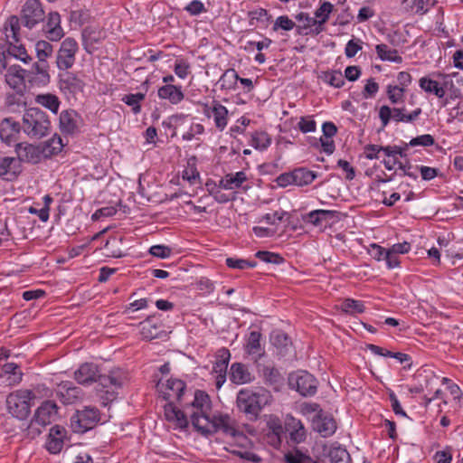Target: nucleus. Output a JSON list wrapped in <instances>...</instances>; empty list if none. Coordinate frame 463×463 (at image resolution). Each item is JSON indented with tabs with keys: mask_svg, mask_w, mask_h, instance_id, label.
Listing matches in <instances>:
<instances>
[{
	"mask_svg": "<svg viewBox=\"0 0 463 463\" xmlns=\"http://www.w3.org/2000/svg\"><path fill=\"white\" fill-rule=\"evenodd\" d=\"M294 177V185L305 186L310 184L317 177V174L306 167H298L292 170Z\"/></svg>",
	"mask_w": 463,
	"mask_h": 463,
	"instance_id": "obj_39",
	"label": "nucleus"
},
{
	"mask_svg": "<svg viewBox=\"0 0 463 463\" xmlns=\"http://www.w3.org/2000/svg\"><path fill=\"white\" fill-rule=\"evenodd\" d=\"M422 113L420 108L415 109L411 113L406 112L405 108H393L391 109L387 105H383L379 110V118L381 119L383 128H385L393 119L395 122L411 123L415 121Z\"/></svg>",
	"mask_w": 463,
	"mask_h": 463,
	"instance_id": "obj_8",
	"label": "nucleus"
},
{
	"mask_svg": "<svg viewBox=\"0 0 463 463\" xmlns=\"http://www.w3.org/2000/svg\"><path fill=\"white\" fill-rule=\"evenodd\" d=\"M34 100L53 114L58 113L61 103L58 96L50 92L36 95Z\"/></svg>",
	"mask_w": 463,
	"mask_h": 463,
	"instance_id": "obj_38",
	"label": "nucleus"
},
{
	"mask_svg": "<svg viewBox=\"0 0 463 463\" xmlns=\"http://www.w3.org/2000/svg\"><path fill=\"white\" fill-rule=\"evenodd\" d=\"M22 173V165L15 157L0 158V177L5 181H14Z\"/></svg>",
	"mask_w": 463,
	"mask_h": 463,
	"instance_id": "obj_25",
	"label": "nucleus"
},
{
	"mask_svg": "<svg viewBox=\"0 0 463 463\" xmlns=\"http://www.w3.org/2000/svg\"><path fill=\"white\" fill-rule=\"evenodd\" d=\"M43 158H50L61 152L64 144L61 137L55 134L52 137L39 144Z\"/></svg>",
	"mask_w": 463,
	"mask_h": 463,
	"instance_id": "obj_34",
	"label": "nucleus"
},
{
	"mask_svg": "<svg viewBox=\"0 0 463 463\" xmlns=\"http://www.w3.org/2000/svg\"><path fill=\"white\" fill-rule=\"evenodd\" d=\"M191 405L195 409L191 414L192 425L198 431H207L205 426H201V421L208 420V415L212 410L210 396L204 391L196 390Z\"/></svg>",
	"mask_w": 463,
	"mask_h": 463,
	"instance_id": "obj_5",
	"label": "nucleus"
},
{
	"mask_svg": "<svg viewBox=\"0 0 463 463\" xmlns=\"http://www.w3.org/2000/svg\"><path fill=\"white\" fill-rule=\"evenodd\" d=\"M229 415L227 414H217L213 415L212 418L210 414L208 415V420L201 421V426H205L207 431H200L202 434H211L217 431H220L222 427L224 425L226 420L229 419Z\"/></svg>",
	"mask_w": 463,
	"mask_h": 463,
	"instance_id": "obj_40",
	"label": "nucleus"
},
{
	"mask_svg": "<svg viewBox=\"0 0 463 463\" xmlns=\"http://www.w3.org/2000/svg\"><path fill=\"white\" fill-rule=\"evenodd\" d=\"M203 114L207 117H213L214 126L219 131H223L228 125L229 111L227 108L217 100H213L212 106L204 105Z\"/></svg>",
	"mask_w": 463,
	"mask_h": 463,
	"instance_id": "obj_19",
	"label": "nucleus"
},
{
	"mask_svg": "<svg viewBox=\"0 0 463 463\" xmlns=\"http://www.w3.org/2000/svg\"><path fill=\"white\" fill-rule=\"evenodd\" d=\"M125 380L124 373L120 369L112 370L109 374L98 373L97 392L102 400V405L106 406L109 402L117 398V391L121 388Z\"/></svg>",
	"mask_w": 463,
	"mask_h": 463,
	"instance_id": "obj_3",
	"label": "nucleus"
},
{
	"mask_svg": "<svg viewBox=\"0 0 463 463\" xmlns=\"http://www.w3.org/2000/svg\"><path fill=\"white\" fill-rule=\"evenodd\" d=\"M288 384L301 396H314L317 392V380L307 371H298L289 374Z\"/></svg>",
	"mask_w": 463,
	"mask_h": 463,
	"instance_id": "obj_6",
	"label": "nucleus"
},
{
	"mask_svg": "<svg viewBox=\"0 0 463 463\" xmlns=\"http://www.w3.org/2000/svg\"><path fill=\"white\" fill-rule=\"evenodd\" d=\"M186 388L184 381L176 378H170L165 383L161 380L156 384V389L163 399L169 401L175 399L180 401Z\"/></svg>",
	"mask_w": 463,
	"mask_h": 463,
	"instance_id": "obj_14",
	"label": "nucleus"
},
{
	"mask_svg": "<svg viewBox=\"0 0 463 463\" xmlns=\"http://www.w3.org/2000/svg\"><path fill=\"white\" fill-rule=\"evenodd\" d=\"M79 51L77 41L72 37L65 38L56 53V66L61 71H68L75 63Z\"/></svg>",
	"mask_w": 463,
	"mask_h": 463,
	"instance_id": "obj_9",
	"label": "nucleus"
},
{
	"mask_svg": "<svg viewBox=\"0 0 463 463\" xmlns=\"http://www.w3.org/2000/svg\"><path fill=\"white\" fill-rule=\"evenodd\" d=\"M406 90L398 85L389 84L386 87V94L392 104H398L403 101Z\"/></svg>",
	"mask_w": 463,
	"mask_h": 463,
	"instance_id": "obj_52",
	"label": "nucleus"
},
{
	"mask_svg": "<svg viewBox=\"0 0 463 463\" xmlns=\"http://www.w3.org/2000/svg\"><path fill=\"white\" fill-rule=\"evenodd\" d=\"M262 375L266 383L275 385L282 381L279 371L273 366H265L262 370Z\"/></svg>",
	"mask_w": 463,
	"mask_h": 463,
	"instance_id": "obj_55",
	"label": "nucleus"
},
{
	"mask_svg": "<svg viewBox=\"0 0 463 463\" xmlns=\"http://www.w3.org/2000/svg\"><path fill=\"white\" fill-rule=\"evenodd\" d=\"M3 372L5 374H11L14 376L13 383H19L23 378V373L19 369V365L14 363H6L3 365Z\"/></svg>",
	"mask_w": 463,
	"mask_h": 463,
	"instance_id": "obj_61",
	"label": "nucleus"
},
{
	"mask_svg": "<svg viewBox=\"0 0 463 463\" xmlns=\"http://www.w3.org/2000/svg\"><path fill=\"white\" fill-rule=\"evenodd\" d=\"M434 143H435V139L431 135L424 134V135H420V136L411 138L409 143H405V146L409 147V146H421L426 147V146H433Z\"/></svg>",
	"mask_w": 463,
	"mask_h": 463,
	"instance_id": "obj_58",
	"label": "nucleus"
},
{
	"mask_svg": "<svg viewBox=\"0 0 463 463\" xmlns=\"http://www.w3.org/2000/svg\"><path fill=\"white\" fill-rule=\"evenodd\" d=\"M228 376L229 380L236 385L247 384L254 381V375L249 366L239 362L232 364Z\"/></svg>",
	"mask_w": 463,
	"mask_h": 463,
	"instance_id": "obj_22",
	"label": "nucleus"
},
{
	"mask_svg": "<svg viewBox=\"0 0 463 463\" xmlns=\"http://www.w3.org/2000/svg\"><path fill=\"white\" fill-rule=\"evenodd\" d=\"M99 372L95 364L84 363L74 372V378L78 383L89 385L97 381Z\"/></svg>",
	"mask_w": 463,
	"mask_h": 463,
	"instance_id": "obj_27",
	"label": "nucleus"
},
{
	"mask_svg": "<svg viewBox=\"0 0 463 463\" xmlns=\"http://www.w3.org/2000/svg\"><path fill=\"white\" fill-rule=\"evenodd\" d=\"M82 391L70 381H64L58 384L56 395L63 404H73L80 397Z\"/></svg>",
	"mask_w": 463,
	"mask_h": 463,
	"instance_id": "obj_23",
	"label": "nucleus"
},
{
	"mask_svg": "<svg viewBox=\"0 0 463 463\" xmlns=\"http://www.w3.org/2000/svg\"><path fill=\"white\" fill-rule=\"evenodd\" d=\"M25 77L26 71L19 65H14L6 71L5 82L16 94L23 95L26 89Z\"/></svg>",
	"mask_w": 463,
	"mask_h": 463,
	"instance_id": "obj_20",
	"label": "nucleus"
},
{
	"mask_svg": "<svg viewBox=\"0 0 463 463\" xmlns=\"http://www.w3.org/2000/svg\"><path fill=\"white\" fill-rule=\"evenodd\" d=\"M255 257L265 263L279 265L284 262L281 255L268 250H259L255 253Z\"/></svg>",
	"mask_w": 463,
	"mask_h": 463,
	"instance_id": "obj_56",
	"label": "nucleus"
},
{
	"mask_svg": "<svg viewBox=\"0 0 463 463\" xmlns=\"http://www.w3.org/2000/svg\"><path fill=\"white\" fill-rule=\"evenodd\" d=\"M184 10L187 12L190 15L194 16L199 15L206 12L204 4L201 0L191 1L184 7Z\"/></svg>",
	"mask_w": 463,
	"mask_h": 463,
	"instance_id": "obj_63",
	"label": "nucleus"
},
{
	"mask_svg": "<svg viewBox=\"0 0 463 463\" xmlns=\"http://www.w3.org/2000/svg\"><path fill=\"white\" fill-rule=\"evenodd\" d=\"M340 310L347 315L354 316L356 314L364 313L365 306L362 300L345 298L340 304Z\"/></svg>",
	"mask_w": 463,
	"mask_h": 463,
	"instance_id": "obj_44",
	"label": "nucleus"
},
{
	"mask_svg": "<svg viewBox=\"0 0 463 463\" xmlns=\"http://www.w3.org/2000/svg\"><path fill=\"white\" fill-rule=\"evenodd\" d=\"M8 54L14 56L15 59L20 60L21 61L27 63L32 60L30 55L27 53L26 49L24 45H17L15 43H9L7 49Z\"/></svg>",
	"mask_w": 463,
	"mask_h": 463,
	"instance_id": "obj_54",
	"label": "nucleus"
},
{
	"mask_svg": "<svg viewBox=\"0 0 463 463\" xmlns=\"http://www.w3.org/2000/svg\"><path fill=\"white\" fill-rule=\"evenodd\" d=\"M164 411L166 420L175 421L179 428L184 429L188 426V420L184 412L176 408L172 402L165 405Z\"/></svg>",
	"mask_w": 463,
	"mask_h": 463,
	"instance_id": "obj_35",
	"label": "nucleus"
},
{
	"mask_svg": "<svg viewBox=\"0 0 463 463\" xmlns=\"http://www.w3.org/2000/svg\"><path fill=\"white\" fill-rule=\"evenodd\" d=\"M31 392L30 401L34 404L36 399L51 398L53 394L52 390L45 383H37L33 389H28Z\"/></svg>",
	"mask_w": 463,
	"mask_h": 463,
	"instance_id": "obj_51",
	"label": "nucleus"
},
{
	"mask_svg": "<svg viewBox=\"0 0 463 463\" xmlns=\"http://www.w3.org/2000/svg\"><path fill=\"white\" fill-rule=\"evenodd\" d=\"M215 358L216 360L213 366V373L215 375L216 388L220 389L227 379V369L231 360V353L229 349L222 347L217 351Z\"/></svg>",
	"mask_w": 463,
	"mask_h": 463,
	"instance_id": "obj_13",
	"label": "nucleus"
},
{
	"mask_svg": "<svg viewBox=\"0 0 463 463\" xmlns=\"http://www.w3.org/2000/svg\"><path fill=\"white\" fill-rule=\"evenodd\" d=\"M379 90V85L373 78H370L366 80L364 88L363 90V97L364 99L374 98Z\"/></svg>",
	"mask_w": 463,
	"mask_h": 463,
	"instance_id": "obj_64",
	"label": "nucleus"
},
{
	"mask_svg": "<svg viewBox=\"0 0 463 463\" xmlns=\"http://www.w3.org/2000/svg\"><path fill=\"white\" fill-rule=\"evenodd\" d=\"M146 99V93H130L121 98V101L131 108L133 114L137 115L141 112V102Z\"/></svg>",
	"mask_w": 463,
	"mask_h": 463,
	"instance_id": "obj_46",
	"label": "nucleus"
},
{
	"mask_svg": "<svg viewBox=\"0 0 463 463\" xmlns=\"http://www.w3.org/2000/svg\"><path fill=\"white\" fill-rule=\"evenodd\" d=\"M321 80L334 88H342L345 84V80L340 71H324L319 76Z\"/></svg>",
	"mask_w": 463,
	"mask_h": 463,
	"instance_id": "obj_48",
	"label": "nucleus"
},
{
	"mask_svg": "<svg viewBox=\"0 0 463 463\" xmlns=\"http://www.w3.org/2000/svg\"><path fill=\"white\" fill-rule=\"evenodd\" d=\"M269 340L271 345L282 356L287 355L292 348V342L290 337L282 330L272 331L269 335Z\"/></svg>",
	"mask_w": 463,
	"mask_h": 463,
	"instance_id": "obj_32",
	"label": "nucleus"
},
{
	"mask_svg": "<svg viewBox=\"0 0 463 463\" xmlns=\"http://www.w3.org/2000/svg\"><path fill=\"white\" fill-rule=\"evenodd\" d=\"M30 397L32 396L28 389H20L10 393L6 398L8 413L19 420H26L33 405Z\"/></svg>",
	"mask_w": 463,
	"mask_h": 463,
	"instance_id": "obj_4",
	"label": "nucleus"
},
{
	"mask_svg": "<svg viewBox=\"0 0 463 463\" xmlns=\"http://www.w3.org/2000/svg\"><path fill=\"white\" fill-rule=\"evenodd\" d=\"M100 421V412L95 407L86 406L71 417V428L75 432L84 433Z\"/></svg>",
	"mask_w": 463,
	"mask_h": 463,
	"instance_id": "obj_7",
	"label": "nucleus"
},
{
	"mask_svg": "<svg viewBox=\"0 0 463 463\" xmlns=\"http://www.w3.org/2000/svg\"><path fill=\"white\" fill-rule=\"evenodd\" d=\"M51 128L48 115L37 108H30L23 117V129L31 137L41 138L46 136Z\"/></svg>",
	"mask_w": 463,
	"mask_h": 463,
	"instance_id": "obj_2",
	"label": "nucleus"
},
{
	"mask_svg": "<svg viewBox=\"0 0 463 463\" xmlns=\"http://www.w3.org/2000/svg\"><path fill=\"white\" fill-rule=\"evenodd\" d=\"M298 128L304 134L315 132L317 130V122L313 119L312 116L300 117Z\"/></svg>",
	"mask_w": 463,
	"mask_h": 463,
	"instance_id": "obj_57",
	"label": "nucleus"
},
{
	"mask_svg": "<svg viewBox=\"0 0 463 463\" xmlns=\"http://www.w3.org/2000/svg\"><path fill=\"white\" fill-rule=\"evenodd\" d=\"M338 212L333 210L317 209L311 211L305 214L302 219L305 222L310 223L314 226L322 225L323 222H326L329 220L335 218Z\"/></svg>",
	"mask_w": 463,
	"mask_h": 463,
	"instance_id": "obj_33",
	"label": "nucleus"
},
{
	"mask_svg": "<svg viewBox=\"0 0 463 463\" xmlns=\"http://www.w3.org/2000/svg\"><path fill=\"white\" fill-rule=\"evenodd\" d=\"M402 5L406 11L417 14H424L429 8V0H402Z\"/></svg>",
	"mask_w": 463,
	"mask_h": 463,
	"instance_id": "obj_50",
	"label": "nucleus"
},
{
	"mask_svg": "<svg viewBox=\"0 0 463 463\" xmlns=\"http://www.w3.org/2000/svg\"><path fill=\"white\" fill-rule=\"evenodd\" d=\"M57 415V404L53 401H45L35 410L31 420V426L37 424L42 427H46L56 420Z\"/></svg>",
	"mask_w": 463,
	"mask_h": 463,
	"instance_id": "obj_12",
	"label": "nucleus"
},
{
	"mask_svg": "<svg viewBox=\"0 0 463 463\" xmlns=\"http://www.w3.org/2000/svg\"><path fill=\"white\" fill-rule=\"evenodd\" d=\"M45 12L40 0H26L21 12L22 24L29 28H33L36 24L43 22Z\"/></svg>",
	"mask_w": 463,
	"mask_h": 463,
	"instance_id": "obj_10",
	"label": "nucleus"
},
{
	"mask_svg": "<svg viewBox=\"0 0 463 463\" xmlns=\"http://www.w3.org/2000/svg\"><path fill=\"white\" fill-rule=\"evenodd\" d=\"M333 9L334 5L330 2H323L315 11L314 20L318 21L320 24H326L328 21Z\"/></svg>",
	"mask_w": 463,
	"mask_h": 463,
	"instance_id": "obj_53",
	"label": "nucleus"
},
{
	"mask_svg": "<svg viewBox=\"0 0 463 463\" xmlns=\"http://www.w3.org/2000/svg\"><path fill=\"white\" fill-rule=\"evenodd\" d=\"M330 463H351L348 451L341 446H332L328 452Z\"/></svg>",
	"mask_w": 463,
	"mask_h": 463,
	"instance_id": "obj_47",
	"label": "nucleus"
},
{
	"mask_svg": "<svg viewBox=\"0 0 463 463\" xmlns=\"http://www.w3.org/2000/svg\"><path fill=\"white\" fill-rule=\"evenodd\" d=\"M140 335L143 339L151 341L156 338H164L166 332L164 330V325L156 316H150L139 323Z\"/></svg>",
	"mask_w": 463,
	"mask_h": 463,
	"instance_id": "obj_16",
	"label": "nucleus"
},
{
	"mask_svg": "<svg viewBox=\"0 0 463 463\" xmlns=\"http://www.w3.org/2000/svg\"><path fill=\"white\" fill-rule=\"evenodd\" d=\"M157 96L160 99L167 100L172 105H177L184 99L182 87L175 85H163L159 87Z\"/></svg>",
	"mask_w": 463,
	"mask_h": 463,
	"instance_id": "obj_31",
	"label": "nucleus"
},
{
	"mask_svg": "<svg viewBox=\"0 0 463 463\" xmlns=\"http://www.w3.org/2000/svg\"><path fill=\"white\" fill-rule=\"evenodd\" d=\"M19 131V123L11 118H5L0 123V138L7 146H11L16 141Z\"/></svg>",
	"mask_w": 463,
	"mask_h": 463,
	"instance_id": "obj_30",
	"label": "nucleus"
},
{
	"mask_svg": "<svg viewBox=\"0 0 463 463\" xmlns=\"http://www.w3.org/2000/svg\"><path fill=\"white\" fill-rule=\"evenodd\" d=\"M261 336L262 335L260 332L251 331L248 335L246 344L244 345V351L249 355L252 356L256 362L265 354L264 348L260 344Z\"/></svg>",
	"mask_w": 463,
	"mask_h": 463,
	"instance_id": "obj_28",
	"label": "nucleus"
},
{
	"mask_svg": "<svg viewBox=\"0 0 463 463\" xmlns=\"http://www.w3.org/2000/svg\"><path fill=\"white\" fill-rule=\"evenodd\" d=\"M43 32L51 42H59L64 37L65 32L61 27V18L58 12L48 14L46 22L43 26Z\"/></svg>",
	"mask_w": 463,
	"mask_h": 463,
	"instance_id": "obj_17",
	"label": "nucleus"
},
{
	"mask_svg": "<svg viewBox=\"0 0 463 463\" xmlns=\"http://www.w3.org/2000/svg\"><path fill=\"white\" fill-rule=\"evenodd\" d=\"M269 393L265 390L243 388L237 393V407L250 420H257L262 408L268 404Z\"/></svg>",
	"mask_w": 463,
	"mask_h": 463,
	"instance_id": "obj_1",
	"label": "nucleus"
},
{
	"mask_svg": "<svg viewBox=\"0 0 463 463\" xmlns=\"http://www.w3.org/2000/svg\"><path fill=\"white\" fill-rule=\"evenodd\" d=\"M247 180L246 174L239 171L235 174H227L219 181V187L225 190H233L240 188Z\"/></svg>",
	"mask_w": 463,
	"mask_h": 463,
	"instance_id": "obj_37",
	"label": "nucleus"
},
{
	"mask_svg": "<svg viewBox=\"0 0 463 463\" xmlns=\"http://www.w3.org/2000/svg\"><path fill=\"white\" fill-rule=\"evenodd\" d=\"M271 141L266 131H255L251 134L250 144L256 150L264 151L271 145Z\"/></svg>",
	"mask_w": 463,
	"mask_h": 463,
	"instance_id": "obj_43",
	"label": "nucleus"
},
{
	"mask_svg": "<svg viewBox=\"0 0 463 463\" xmlns=\"http://www.w3.org/2000/svg\"><path fill=\"white\" fill-rule=\"evenodd\" d=\"M203 133H204L203 125L201 123L193 122L190 125L189 129L185 133L183 134L182 139L184 141H191L195 137V136L202 135Z\"/></svg>",
	"mask_w": 463,
	"mask_h": 463,
	"instance_id": "obj_62",
	"label": "nucleus"
},
{
	"mask_svg": "<svg viewBox=\"0 0 463 463\" xmlns=\"http://www.w3.org/2000/svg\"><path fill=\"white\" fill-rule=\"evenodd\" d=\"M398 169L402 171L400 176H409L414 180L418 178V165H412L408 160L406 162H399Z\"/></svg>",
	"mask_w": 463,
	"mask_h": 463,
	"instance_id": "obj_60",
	"label": "nucleus"
},
{
	"mask_svg": "<svg viewBox=\"0 0 463 463\" xmlns=\"http://www.w3.org/2000/svg\"><path fill=\"white\" fill-rule=\"evenodd\" d=\"M312 426L315 431L323 438L331 437L336 430V422L333 417L326 415L323 411L317 413L312 419Z\"/></svg>",
	"mask_w": 463,
	"mask_h": 463,
	"instance_id": "obj_21",
	"label": "nucleus"
},
{
	"mask_svg": "<svg viewBox=\"0 0 463 463\" xmlns=\"http://www.w3.org/2000/svg\"><path fill=\"white\" fill-rule=\"evenodd\" d=\"M15 153L17 155V160L19 163H27V164H38L43 159V153L40 148V146L33 145L29 143H18L15 145Z\"/></svg>",
	"mask_w": 463,
	"mask_h": 463,
	"instance_id": "obj_18",
	"label": "nucleus"
},
{
	"mask_svg": "<svg viewBox=\"0 0 463 463\" xmlns=\"http://www.w3.org/2000/svg\"><path fill=\"white\" fill-rule=\"evenodd\" d=\"M61 90L70 93L80 91L83 89V82L75 74L71 72H65L61 75L60 80Z\"/></svg>",
	"mask_w": 463,
	"mask_h": 463,
	"instance_id": "obj_36",
	"label": "nucleus"
},
{
	"mask_svg": "<svg viewBox=\"0 0 463 463\" xmlns=\"http://www.w3.org/2000/svg\"><path fill=\"white\" fill-rule=\"evenodd\" d=\"M34 49L38 61L44 62H48V58L52 57L53 53V46L50 43L49 40L37 41Z\"/></svg>",
	"mask_w": 463,
	"mask_h": 463,
	"instance_id": "obj_49",
	"label": "nucleus"
},
{
	"mask_svg": "<svg viewBox=\"0 0 463 463\" xmlns=\"http://www.w3.org/2000/svg\"><path fill=\"white\" fill-rule=\"evenodd\" d=\"M67 430L64 427L54 425L51 428L46 441V449L52 454H58L61 451Z\"/></svg>",
	"mask_w": 463,
	"mask_h": 463,
	"instance_id": "obj_24",
	"label": "nucleus"
},
{
	"mask_svg": "<svg viewBox=\"0 0 463 463\" xmlns=\"http://www.w3.org/2000/svg\"><path fill=\"white\" fill-rule=\"evenodd\" d=\"M239 75L233 69L226 70L219 80L221 90H235L239 81Z\"/></svg>",
	"mask_w": 463,
	"mask_h": 463,
	"instance_id": "obj_45",
	"label": "nucleus"
},
{
	"mask_svg": "<svg viewBox=\"0 0 463 463\" xmlns=\"http://www.w3.org/2000/svg\"><path fill=\"white\" fill-rule=\"evenodd\" d=\"M366 348L375 355L392 357L399 361L401 364H405V369H411L412 365L411 357L407 354L401 352H392L373 344L367 345Z\"/></svg>",
	"mask_w": 463,
	"mask_h": 463,
	"instance_id": "obj_29",
	"label": "nucleus"
},
{
	"mask_svg": "<svg viewBox=\"0 0 463 463\" xmlns=\"http://www.w3.org/2000/svg\"><path fill=\"white\" fill-rule=\"evenodd\" d=\"M285 431L288 434L289 439L297 444L303 442L307 437L304 424L290 415L285 420Z\"/></svg>",
	"mask_w": 463,
	"mask_h": 463,
	"instance_id": "obj_26",
	"label": "nucleus"
},
{
	"mask_svg": "<svg viewBox=\"0 0 463 463\" xmlns=\"http://www.w3.org/2000/svg\"><path fill=\"white\" fill-rule=\"evenodd\" d=\"M378 57L382 61H387L396 63H401L402 61V56L398 54V51L395 49L390 48L388 45L381 43L377 44L375 47Z\"/></svg>",
	"mask_w": 463,
	"mask_h": 463,
	"instance_id": "obj_42",
	"label": "nucleus"
},
{
	"mask_svg": "<svg viewBox=\"0 0 463 463\" xmlns=\"http://www.w3.org/2000/svg\"><path fill=\"white\" fill-rule=\"evenodd\" d=\"M49 71V62L37 61L33 63L29 71H26V78L32 85L43 87L48 85L51 81Z\"/></svg>",
	"mask_w": 463,
	"mask_h": 463,
	"instance_id": "obj_15",
	"label": "nucleus"
},
{
	"mask_svg": "<svg viewBox=\"0 0 463 463\" xmlns=\"http://www.w3.org/2000/svg\"><path fill=\"white\" fill-rule=\"evenodd\" d=\"M296 27L297 25L295 22L291 20L288 15H280L277 17L273 24L274 31H278L279 29L284 31H290Z\"/></svg>",
	"mask_w": 463,
	"mask_h": 463,
	"instance_id": "obj_59",
	"label": "nucleus"
},
{
	"mask_svg": "<svg viewBox=\"0 0 463 463\" xmlns=\"http://www.w3.org/2000/svg\"><path fill=\"white\" fill-rule=\"evenodd\" d=\"M295 19L299 23L296 27V34L301 36L309 35L313 21H315L314 17H311L307 13L300 12L295 15Z\"/></svg>",
	"mask_w": 463,
	"mask_h": 463,
	"instance_id": "obj_41",
	"label": "nucleus"
},
{
	"mask_svg": "<svg viewBox=\"0 0 463 463\" xmlns=\"http://www.w3.org/2000/svg\"><path fill=\"white\" fill-rule=\"evenodd\" d=\"M82 125L81 116L74 109L62 110L59 117V128L65 136H75Z\"/></svg>",
	"mask_w": 463,
	"mask_h": 463,
	"instance_id": "obj_11",
	"label": "nucleus"
}]
</instances>
